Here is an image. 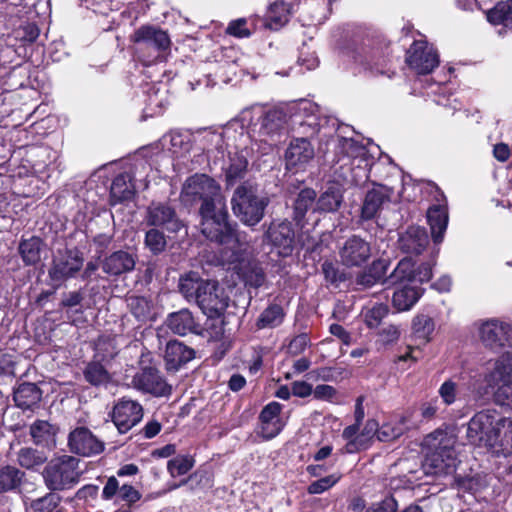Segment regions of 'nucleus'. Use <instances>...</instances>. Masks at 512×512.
I'll return each instance as SVG.
<instances>
[{"instance_id":"1","label":"nucleus","mask_w":512,"mask_h":512,"mask_svg":"<svg viewBox=\"0 0 512 512\" xmlns=\"http://www.w3.org/2000/svg\"><path fill=\"white\" fill-rule=\"evenodd\" d=\"M432 277V264H417L412 258L406 257L399 261L389 276L391 283L398 284L392 295V305L399 311L410 310L420 299L423 289L418 285Z\"/></svg>"},{"instance_id":"2","label":"nucleus","mask_w":512,"mask_h":512,"mask_svg":"<svg viewBox=\"0 0 512 512\" xmlns=\"http://www.w3.org/2000/svg\"><path fill=\"white\" fill-rule=\"evenodd\" d=\"M201 232L203 235L217 243L227 246L235 255L245 250L248 240L243 232L237 231L228 221L226 203H218L211 207L208 204L200 207Z\"/></svg>"},{"instance_id":"3","label":"nucleus","mask_w":512,"mask_h":512,"mask_svg":"<svg viewBox=\"0 0 512 512\" xmlns=\"http://www.w3.org/2000/svg\"><path fill=\"white\" fill-rule=\"evenodd\" d=\"M456 441V435L446 429H437L425 437L424 445L429 450L423 464L426 474L449 475L455 471L457 466Z\"/></svg>"},{"instance_id":"4","label":"nucleus","mask_w":512,"mask_h":512,"mask_svg":"<svg viewBox=\"0 0 512 512\" xmlns=\"http://www.w3.org/2000/svg\"><path fill=\"white\" fill-rule=\"evenodd\" d=\"M136 52L145 64L162 61L163 53L170 47L167 33L153 26H142L131 36Z\"/></svg>"},{"instance_id":"5","label":"nucleus","mask_w":512,"mask_h":512,"mask_svg":"<svg viewBox=\"0 0 512 512\" xmlns=\"http://www.w3.org/2000/svg\"><path fill=\"white\" fill-rule=\"evenodd\" d=\"M181 200L185 204L202 201L201 206L208 204L214 207L218 203H226L221 193L220 185L206 174H195L184 182L181 191Z\"/></svg>"},{"instance_id":"6","label":"nucleus","mask_w":512,"mask_h":512,"mask_svg":"<svg viewBox=\"0 0 512 512\" xmlns=\"http://www.w3.org/2000/svg\"><path fill=\"white\" fill-rule=\"evenodd\" d=\"M231 204L234 214L243 224L254 226L262 220L268 201L257 196L252 186L241 185L235 190Z\"/></svg>"},{"instance_id":"7","label":"nucleus","mask_w":512,"mask_h":512,"mask_svg":"<svg viewBox=\"0 0 512 512\" xmlns=\"http://www.w3.org/2000/svg\"><path fill=\"white\" fill-rule=\"evenodd\" d=\"M485 381L490 387H496L495 402L512 410V353H504L494 361Z\"/></svg>"},{"instance_id":"8","label":"nucleus","mask_w":512,"mask_h":512,"mask_svg":"<svg viewBox=\"0 0 512 512\" xmlns=\"http://www.w3.org/2000/svg\"><path fill=\"white\" fill-rule=\"evenodd\" d=\"M78 459L62 456L51 460L43 471L45 485L50 490H64L75 485L80 476Z\"/></svg>"},{"instance_id":"9","label":"nucleus","mask_w":512,"mask_h":512,"mask_svg":"<svg viewBox=\"0 0 512 512\" xmlns=\"http://www.w3.org/2000/svg\"><path fill=\"white\" fill-rule=\"evenodd\" d=\"M251 114L258 117V121L252 124V132L258 135L260 142L269 143L284 130L286 117L281 110L264 111L261 107H254L242 113L243 120H248Z\"/></svg>"},{"instance_id":"10","label":"nucleus","mask_w":512,"mask_h":512,"mask_svg":"<svg viewBox=\"0 0 512 512\" xmlns=\"http://www.w3.org/2000/svg\"><path fill=\"white\" fill-rule=\"evenodd\" d=\"M500 418L494 409L478 411L467 423V440L473 445L488 447L491 441H495L494 433Z\"/></svg>"},{"instance_id":"11","label":"nucleus","mask_w":512,"mask_h":512,"mask_svg":"<svg viewBox=\"0 0 512 512\" xmlns=\"http://www.w3.org/2000/svg\"><path fill=\"white\" fill-rule=\"evenodd\" d=\"M478 336L484 346L498 350L512 345V328L509 324L498 320L488 319L477 324Z\"/></svg>"},{"instance_id":"12","label":"nucleus","mask_w":512,"mask_h":512,"mask_svg":"<svg viewBox=\"0 0 512 512\" xmlns=\"http://www.w3.org/2000/svg\"><path fill=\"white\" fill-rule=\"evenodd\" d=\"M378 431L379 425L374 419L367 420L362 430H360V425L347 426L341 435L346 442L343 451L347 454H353L368 449Z\"/></svg>"},{"instance_id":"13","label":"nucleus","mask_w":512,"mask_h":512,"mask_svg":"<svg viewBox=\"0 0 512 512\" xmlns=\"http://www.w3.org/2000/svg\"><path fill=\"white\" fill-rule=\"evenodd\" d=\"M406 62L418 74L431 73L439 64V56L432 45L423 40L414 41L407 51Z\"/></svg>"},{"instance_id":"14","label":"nucleus","mask_w":512,"mask_h":512,"mask_svg":"<svg viewBox=\"0 0 512 512\" xmlns=\"http://www.w3.org/2000/svg\"><path fill=\"white\" fill-rule=\"evenodd\" d=\"M229 297L223 287L215 281H208L198 294L197 304L205 315L210 318L219 317L228 306Z\"/></svg>"},{"instance_id":"15","label":"nucleus","mask_w":512,"mask_h":512,"mask_svg":"<svg viewBox=\"0 0 512 512\" xmlns=\"http://www.w3.org/2000/svg\"><path fill=\"white\" fill-rule=\"evenodd\" d=\"M82 266L83 258L77 251H60L58 255L54 257L48 274L54 283L60 284L73 277Z\"/></svg>"},{"instance_id":"16","label":"nucleus","mask_w":512,"mask_h":512,"mask_svg":"<svg viewBox=\"0 0 512 512\" xmlns=\"http://www.w3.org/2000/svg\"><path fill=\"white\" fill-rule=\"evenodd\" d=\"M265 236L278 255L286 257L292 254L295 245V232L289 221H273Z\"/></svg>"},{"instance_id":"17","label":"nucleus","mask_w":512,"mask_h":512,"mask_svg":"<svg viewBox=\"0 0 512 512\" xmlns=\"http://www.w3.org/2000/svg\"><path fill=\"white\" fill-rule=\"evenodd\" d=\"M143 418L142 406L130 399H121L113 407L112 421L120 433H126Z\"/></svg>"},{"instance_id":"18","label":"nucleus","mask_w":512,"mask_h":512,"mask_svg":"<svg viewBox=\"0 0 512 512\" xmlns=\"http://www.w3.org/2000/svg\"><path fill=\"white\" fill-rule=\"evenodd\" d=\"M145 222L149 226H163L170 232H178L183 227L175 210L170 205L161 202H153L148 206Z\"/></svg>"},{"instance_id":"19","label":"nucleus","mask_w":512,"mask_h":512,"mask_svg":"<svg viewBox=\"0 0 512 512\" xmlns=\"http://www.w3.org/2000/svg\"><path fill=\"white\" fill-rule=\"evenodd\" d=\"M134 388L151 393L156 396H164L171 392V387L159 375L155 367H143L137 372L132 380Z\"/></svg>"},{"instance_id":"20","label":"nucleus","mask_w":512,"mask_h":512,"mask_svg":"<svg viewBox=\"0 0 512 512\" xmlns=\"http://www.w3.org/2000/svg\"><path fill=\"white\" fill-rule=\"evenodd\" d=\"M314 154V148L306 138H296L285 152L286 168L293 171L304 169Z\"/></svg>"},{"instance_id":"21","label":"nucleus","mask_w":512,"mask_h":512,"mask_svg":"<svg viewBox=\"0 0 512 512\" xmlns=\"http://www.w3.org/2000/svg\"><path fill=\"white\" fill-rule=\"evenodd\" d=\"M69 447L72 452L91 456L103 451L104 445L87 428H77L69 435Z\"/></svg>"},{"instance_id":"22","label":"nucleus","mask_w":512,"mask_h":512,"mask_svg":"<svg viewBox=\"0 0 512 512\" xmlns=\"http://www.w3.org/2000/svg\"><path fill=\"white\" fill-rule=\"evenodd\" d=\"M371 256V248L368 242L360 237L353 236L346 240L340 250V258L346 266H360Z\"/></svg>"},{"instance_id":"23","label":"nucleus","mask_w":512,"mask_h":512,"mask_svg":"<svg viewBox=\"0 0 512 512\" xmlns=\"http://www.w3.org/2000/svg\"><path fill=\"white\" fill-rule=\"evenodd\" d=\"M282 405L276 401L267 404L261 411L260 435L265 440L276 437L283 429L284 422L280 418Z\"/></svg>"},{"instance_id":"24","label":"nucleus","mask_w":512,"mask_h":512,"mask_svg":"<svg viewBox=\"0 0 512 512\" xmlns=\"http://www.w3.org/2000/svg\"><path fill=\"white\" fill-rule=\"evenodd\" d=\"M102 499L106 501L115 499V502L122 501L128 506H132L141 499V493L132 485H120L118 479L115 476H111L103 487Z\"/></svg>"},{"instance_id":"25","label":"nucleus","mask_w":512,"mask_h":512,"mask_svg":"<svg viewBox=\"0 0 512 512\" xmlns=\"http://www.w3.org/2000/svg\"><path fill=\"white\" fill-rule=\"evenodd\" d=\"M399 248L405 253L419 254L428 244V236L424 228L409 227L398 240Z\"/></svg>"},{"instance_id":"26","label":"nucleus","mask_w":512,"mask_h":512,"mask_svg":"<svg viewBox=\"0 0 512 512\" xmlns=\"http://www.w3.org/2000/svg\"><path fill=\"white\" fill-rule=\"evenodd\" d=\"M195 356L193 349L178 341H169L166 346L164 359L168 370H178L182 365Z\"/></svg>"},{"instance_id":"27","label":"nucleus","mask_w":512,"mask_h":512,"mask_svg":"<svg viewBox=\"0 0 512 512\" xmlns=\"http://www.w3.org/2000/svg\"><path fill=\"white\" fill-rule=\"evenodd\" d=\"M494 438L495 441H491L488 448L498 454L508 455L512 453V418H500Z\"/></svg>"},{"instance_id":"28","label":"nucleus","mask_w":512,"mask_h":512,"mask_svg":"<svg viewBox=\"0 0 512 512\" xmlns=\"http://www.w3.org/2000/svg\"><path fill=\"white\" fill-rule=\"evenodd\" d=\"M391 194L392 189L383 185H377L368 191L362 207V217L364 219L373 218L382 204L390 200Z\"/></svg>"},{"instance_id":"29","label":"nucleus","mask_w":512,"mask_h":512,"mask_svg":"<svg viewBox=\"0 0 512 512\" xmlns=\"http://www.w3.org/2000/svg\"><path fill=\"white\" fill-rule=\"evenodd\" d=\"M411 413L406 412L397 416L379 427L377 439L382 442H389L399 438L409 429Z\"/></svg>"},{"instance_id":"30","label":"nucleus","mask_w":512,"mask_h":512,"mask_svg":"<svg viewBox=\"0 0 512 512\" xmlns=\"http://www.w3.org/2000/svg\"><path fill=\"white\" fill-rule=\"evenodd\" d=\"M57 429L47 421L38 420L30 426V436L35 445L47 449L56 446Z\"/></svg>"},{"instance_id":"31","label":"nucleus","mask_w":512,"mask_h":512,"mask_svg":"<svg viewBox=\"0 0 512 512\" xmlns=\"http://www.w3.org/2000/svg\"><path fill=\"white\" fill-rule=\"evenodd\" d=\"M135 266V260L131 254L125 251H117L107 257L103 263V271L110 275H120L131 271Z\"/></svg>"},{"instance_id":"32","label":"nucleus","mask_w":512,"mask_h":512,"mask_svg":"<svg viewBox=\"0 0 512 512\" xmlns=\"http://www.w3.org/2000/svg\"><path fill=\"white\" fill-rule=\"evenodd\" d=\"M427 219L435 243H440L448 224V213L444 206H433L427 212Z\"/></svg>"},{"instance_id":"33","label":"nucleus","mask_w":512,"mask_h":512,"mask_svg":"<svg viewBox=\"0 0 512 512\" xmlns=\"http://www.w3.org/2000/svg\"><path fill=\"white\" fill-rule=\"evenodd\" d=\"M42 397L40 389L33 383H23L14 392V401L22 409L36 405Z\"/></svg>"},{"instance_id":"34","label":"nucleus","mask_w":512,"mask_h":512,"mask_svg":"<svg viewBox=\"0 0 512 512\" xmlns=\"http://www.w3.org/2000/svg\"><path fill=\"white\" fill-rule=\"evenodd\" d=\"M111 198L113 203L129 200L135 193V186L128 173L118 175L111 185Z\"/></svg>"},{"instance_id":"35","label":"nucleus","mask_w":512,"mask_h":512,"mask_svg":"<svg viewBox=\"0 0 512 512\" xmlns=\"http://www.w3.org/2000/svg\"><path fill=\"white\" fill-rule=\"evenodd\" d=\"M342 202V192L338 185L329 186L318 198L314 211L334 212Z\"/></svg>"},{"instance_id":"36","label":"nucleus","mask_w":512,"mask_h":512,"mask_svg":"<svg viewBox=\"0 0 512 512\" xmlns=\"http://www.w3.org/2000/svg\"><path fill=\"white\" fill-rule=\"evenodd\" d=\"M208 281H204L194 272L188 273L179 280V290L188 301L198 300V294H202V288Z\"/></svg>"},{"instance_id":"37","label":"nucleus","mask_w":512,"mask_h":512,"mask_svg":"<svg viewBox=\"0 0 512 512\" xmlns=\"http://www.w3.org/2000/svg\"><path fill=\"white\" fill-rule=\"evenodd\" d=\"M48 457L43 451L31 447H23L17 452V463L25 469L36 470L41 467Z\"/></svg>"},{"instance_id":"38","label":"nucleus","mask_w":512,"mask_h":512,"mask_svg":"<svg viewBox=\"0 0 512 512\" xmlns=\"http://www.w3.org/2000/svg\"><path fill=\"white\" fill-rule=\"evenodd\" d=\"M25 473L18 468L6 465L0 469V493L15 491L22 483Z\"/></svg>"},{"instance_id":"39","label":"nucleus","mask_w":512,"mask_h":512,"mask_svg":"<svg viewBox=\"0 0 512 512\" xmlns=\"http://www.w3.org/2000/svg\"><path fill=\"white\" fill-rule=\"evenodd\" d=\"M169 328L176 334L186 335L195 329L194 318L188 310L173 313L168 318Z\"/></svg>"},{"instance_id":"40","label":"nucleus","mask_w":512,"mask_h":512,"mask_svg":"<svg viewBox=\"0 0 512 512\" xmlns=\"http://www.w3.org/2000/svg\"><path fill=\"white\" fill-rule=\"evenodd\" d=\"M438 395L442 403L446 406H452L457 401L463 400L464 394L461 390V384L455 378L446 379L438 388Z\"/></svg>"},{"instance_id":"41","label":"nucleus","mask_w":512,"mask_h":512,"mask_svg":"<svg viewBox=\"0 0 512 512\" xmlns=\"http://www.w3.org/2000/svg\"><path fill=\"white\" fill-rule=\"evenodd\" d=\"M291 9L284 1H276L267 12L268 26L271 29H279L284 26L290 17Z\"/></svg>"},{"instance_id":"42","label":"nucleus","mask_w":512,"mask_h":512,"mask_svg":"<svg viewBox=\"0 0 512 512\" xmlns=\"http://www.w3.org/2000/svg\"><path fill=\"white\" fill-rule=\"evenodd\" d=\"M487 20L493 25L512 29V3L500 2L488 11Z\"/></svg>"},{"instance_id":"43","label":"nucleus","mask_w":512,"mask_h":512,"mask_svg":"<svg viewBox=\"0 0 512 512\" xmlns=\"http://www.w3.org/2000/svg\"><path fill=\"white\" fill-rule=\"evenodd\" d=\"M42 241L38 237L23 240L19 245L20 255L26 265H34L40 261Z\"/></svg>"},{"instance_id":"44","label":"nucleus","mask_w":512,"mask_h":512,"mask_svg":"<svg viewBox=\"0 0 512 512\" xmlns=\"http://www.w3.org/2000/svg\"><path fill=\"white\" fill-rule=\"evenodd\" d=\"M248 161L243 154L235 153L230 157V163L226 168V180L228 184L232 185L238 179L244 177L247 169Z\"/></svg>"},{"instance_id":"45","label":"nucleus","mask_w":512,"mask_h":512,"mask_svg":"<svg viewBox=\"0 0 512 512\" xmlns=\"http://www.w3.org/2000/svg\"><path fill=\"white\" fill-rule=\"evenodd\" d=\"M316 192L313 189H303L299 192L294 202V219L300 222L309 208H311L315 202Z\"/></svg>"},{"instance_id":"46","label":"nucleus","mask_w":512,"mask_h":512,"mask_svg":"<svg viewBox=\"0 0 512 512\" xmlns=\"http://www.w3.org/2000/svg\"><path fill=\"white\" fill-rule=\"evenodd\" d=\"M283 317V309L279 305H271L261 313L257 327L260 329L276 327L282 323Z\"/></svg>"},{"instance_id":"47","label":"nucleus","mask_w":512,"mask_h":512,"mask_svg":"<svg viewBox=\"0 0 512 512\" xmlns=\"http://www.w3.org/2000/svg\"><path fill=\"white\" fill-rule=\"evenodd\" d=\"M85 379L92 385L106 384L110 380L107 370L98 362H91L84 370Z\"/></svg>"},{"instance_id":"48","label":"nucleus","mask_w":512,"mask_h":512,"mask_svg":"<svg viewBox=\"0 0 512 512\" xmlns=\"http://www.w3.org/2000/svg\"><path fill=\"white\" fill-rule=\"evenodd\" d=\"M194 466V459L189 455H179L168 461L167 470L172 477L188 473Z\"/></svg>"},{"instance_id":"49","label":"nucleus","mask_w":512,"mask_h":512,"mask_svg":"<svg viewBox=\"0 0 512 512\" xmlns=\"http://www.w3.org/2000/svg\"><path fill=\"white\" fill-rule=\"evenodd\" d=\"M162 145L168 148L173 153H179L181 151H187L189 149L188 137L178 131H171L169 134L163 136Z\"/></svg>"},{"instance_id":"50","label":"nucleus","mask_w":512,"mask_h":512,"mask_svg":"<svg viewBox=\"0 0 512 512\" xmlns=\"http://www.w3.org/2000/svg\"><path fill=\"white\" fill-rule=\"evenodd\" d=\"M59 502L60 497L57 494L49 493L34 500L30 507L33 512H59L57 510Z\"/></svg>"},{"instance_id":"51","label":"nucleus","mask_w":512,"mask_h":512,"mask_svg":"<svg viewBox=\"0 0 512 512\" xmlns=\"http://www.w3.org/2000/svg\"><path fill=\"white\" fill-rule=\"evenodd\" d=\"M145 245L152 253L159 254L166 247V238L162 232L153 228L146 232Z\"/></svg>"},{"instance_id":"52","label":"nucleus","mask_w":512,"mask_h":512,"mask_svg":"<svg viewBox=\"0 0 512 512\" xmlns=\"http://www.w3.org/2000/svg\"><path fill=\"white\" fill-rule=\"evenodd\" d=\"M388 314L385 304H376L365 312V323L369 328H377Z\"/></svg>"},{"instance_id":"53","label":"nucleus","mask_w":512,"mask_h":512,"mask_svg":"<svg viewBox=\"0 0 512 512\" xmlns=\"http://www.w3.org/2000/svg\"><path fill=\"white\" fill-rule=\"evenodd\" d=\"M413 330L420 338L427 340L434 331V322L429 316L418 315L413 319Z\"/></svg>"},{"instance_id":"54","label":"nucleus","mask_w":512,"mask_h":512,"mask_svg":"<svg viewBox=\"0 0 512 512\" xmlns=\"http://www.w3.org/2000/svg\"><path fill=\"white\" fill-rule=\"evenodd\" d=\"M341 476L338 474H332L326 477H323L319 480L312 482L308 486V493L310 494H321L331 487H333L339 480Z\"/></svg>"},{"instance_id":"55","label":"nucleus","mask_w":512,"mask_h":512,"mask_svg":"<svg viewBox=\"0 0 512 512\" xmlns=\"http://www.w3.org/2000/svg\"><path fill=\"white\" fill-rule=\"evenodd\" d=\"M339 148L349 158H356L364 154V147L353 139L343 138L339 142Z\"/></svg>"},{"instance_id":"56","label":"nucleus","mask_w":512,"mask_h":512,"mask_svg":"<svg viewBox=\"0 0 512 512\" xmlns=\"http://www.w3.org/2000/svg\"><path fill=\"white\" fill-rule=\"evenodd\" d=\"M354 59L356 63L360 64L364 70L368 71L371 75L383 74V69L379 67L373 55L357 53Z\"/></svg>"},{"instance_id":"57","label":"nucleus","mask_w":512,"mask_h":512,"mask_svg":"<svg viewBox=\"0 0 512 512\" xmlns=\"http://www.w3.org/2000/svg\"><path fill=\"white\" fill-rule=\"evenodd\" d=\"M227 33L236 37H248L250 35L249 29L246 27V20L238 19L230 22L226 29Z\"/></svg>"},{"instance_id":"58","label":"nucleus","mask_w":512,"mask_h":512,"mask_svg":"<svg viewBox=\"0 0 512 512\" xmlns=\"http://www.w3.org/2000/svg\"><path fill=\"white\" fill-rule=\"evenodd\" d=\"M396 509V501L389 497L379 503L372 504L365 512H395Z\"/></svg>"},{"instance_id":"59","label":"nucleus","mask_w":512,"mask_h":512,"mask_svg":"<svg viewBox=\"0 0 512 512\" xmlns=\"http://www.w3.org/2000/svg\"><path fill=\"white\" fill-rule=\"evenodd\" d=\"M312 394L316 399L331 401L336 395V390L333 386L322 384L317 385L313 389Z\"/></svg>"},{"instance_id":"60","label":"nucleus","mask_w":512,"mask_h":512,"mask_svg":"<svg viewBox=\"0 0 512 512\" xmlns=\"http://www.w3.org/2000/svg\"><path fill=\"white\" fill-rule=\"evenodd\" d=\"M245 282L246 284L253 286V287H259L264 283L265 276L261 268L259 267H253L249 273L245 275Z\"/></svg>"},{"instance_id":"61","label":"nucleus","mask_w":512,"mask_h":512,"mask_svg":"<svg viewBox=\"0 0 512 512\" xmlns=\"http://www.w3.org/2000/svg\"><path fill=\"white\" fill-rule=\"evenodd\" d=\"M291 391L294 396L305 398L312 394L313 387L305 381H295L292 383Z\"/></svg>"},{"instance_id":"62","label":"nucleus","mask_w":512,"mask_h":512,"mask_svg":"<svg viewBox=\"0 0 512 512\" xmlns=\"http://www.w3.org/2000/svg\"><path fill=\"white\" fill-rule=\"evenodd\" d=\"M96 350L99 354H101V357L103 359L105 358H111L114 355H116V348L110 341H105L104 339L100 338L98 342L96 343Z\"/></svg>"},{"instance_id":"63","label":"nucleus","mask_w":512,"mask_h":512,"mask_svg":"<svg viewBox=\"0 0 512 512\" xmlns=\"http://www.w3.org/2000/svg\"><path fill=\"white\" fill-rule=\"evenodd\" d=\"M388 265L385 260L374 261L368 271L373 273V276L378 280V282H382L387 274Z\"/></svg>"},{"instance_id":"64","label":"nucleus","mask_w":512,"mask_h":512,"mask_svg":"<svg viewBox=\"0 0 512 512\" xmlns=\"http://www.w3.org/2000/svg\"><path fill=\"white\" fill-rule=\"evenodd\" d=\"M400 332L397 326L389 325L380 333L381 339L384 343H392L399 338Z\"/></svg>"}]
</instances>
